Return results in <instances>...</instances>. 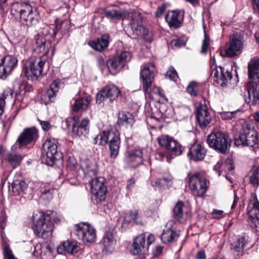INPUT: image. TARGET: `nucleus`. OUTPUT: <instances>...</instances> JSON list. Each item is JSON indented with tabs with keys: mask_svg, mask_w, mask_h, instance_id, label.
Instances as JSON below:
<instances>
[{
	"mask_svg": "<svg viewBox=\"0 0 259 259\" xmlns=\"http://www.w3.org/2000/svg\"><path fill=\"white\" fill-rule=\"evenodd\" d=\"M105 16L109 19L128 20V25L132 31L133 38L143 37L148 34V30L143 25L142 16L140 13L121 11L115 9L107 10L105 12Z\"/></svg>",
	"mask_w": 259,
	"mask_h": 259,
	"instance_id": "nucleus-1",
	"label": "nucleus"
},
{
	"mask_svg": "<svg viewBox=\"0 0 259 259\" xmlns=\"http://www.w3.org/2000/svg\"><path fill=\"white\" fill-rule=\"evenodd\" d=\"M11 13L16 17H19L21 22L28 26L36 25L38 22V13L28 2L15 3L12 6Z\"/></svg>",
	"mask_w": 259,
	"mask_h": 259,
	"instance_id": "nucleus-2",
	"label": "nucleus"
},
{
	"mask_svg": "<svg viewBox=\"0 0 259 259\" xmlns=\"http://www.w3.org/2000/svg\"><path fill=\"white\" fill-rule=\"evenodd\" d=\"M32 221L31 228L37 237L46 239L51 235L54 223L50 214L38 212L32 216Z\"/></svg>",
	"mask_w": 259,
	"mask_h": 259,
	"instance_id": "nucleus-3",
	"label": "nucleus"
},
{
	"mask_svg": "<svg viewBox=\"0 0 259 259\" xmlns=\"http://www.w3.org/2000/svg\"><path fill=\"white\" fill-rule=\"evenodd\" d=\"M209 146L218 153L226 154L230 150L231 141L229 136L221 131H213L207 137Z\"/></svg>",
	"mask_w": 259,
	"mask_h": 259,
	"instance_id": "nucleus-4",
	"label": "nucleus"
},
{
	"mask_svg": "<svg viewBox=\"0 0 259 259\" xmlns=\"http://www.w3.org/2000/svg\"><path fill=\"white\" fill-rule=\"evenodd\" d=\"M257 133L254 126L251 123L243 125L238 135L234 138V144L238 147L249 146L252 147L257 143Z\"/></svg>",
	"mask_w": 259,
	"mask_h": 259,
	"instance_id": "nucleus-5",
	"label": "nucleus"
},
{
	"mask_svg": "<svg viewBox=\"0 0 259 259\" xmlns=\"http://www.w3.org/2000/svg\"><path fill=\"white\" fill-rule=\"evenodd\" d=\"M46 59L33 57L28 60L24 66L23 72L28 80H36L42 74Z\"/></svg>",
	"mask_w": 259,
	"mask_h": 259,
	"instance_id": "nucleus-6",
	"label": "nucleus"
},
{
	"mask_svg": "<svg viewBox=\"0 0 259 259\" xmlns=\"http://www.w3.org/2000/svg\"><path fill=\"white\" fill-rule=\"evenodd\" d=\"M105 182L103 177L96 178L90 182L91 199L94 204H101L105 201L107 191Z\"/></svg>",
	"mask_w": 259,
	"mask_h": 259,
	"instance_id": "nucleus-7",
	"label": "nucleus"
},
{
	"mask_svg": "<svg viewBox=\"0 0 259 259\" xmlns=\"http://www.w3.org/2000/svg\"><path fill=\"white\" fill-rule=\"evenodd\" d=\"M188 179L189 188L195 196L201 197L207 190L206 180L199 173L188 175Z\"/></svg>",
	"mask_w": 259,
	"mask_h": 259,
	"instance_id": "nucleus-8",
	"label": "nucleus"
},
{
	"mask_svg": "<svg viewBox=\"0 0 259 259\" xmlns=\"http://www.w3.org/2000/svg\"><path fill=\"white\" fill-rule=\"evenodd\" d=\"M156 68L153 63L145 64L141 71V78L142 80L143 89L145 94L152 93V83L154 79V72Z\"/></svg>",
	"mask_w": 259,
	"mask_h": 259,
	"instance_id": "nucleus-9",
	"label": "nucleus"
},
{
	"mask_svg": "<svg viewBox=\"0 0 259 259\" xmlns=\"http://www.w3.org/2000/svg\"><path fill=\"white\" fill-rule=\"evenodd\" d=\"M75 234L79 239L84 242H94L96 238V231L94 227L86 223H80L75 226Z\"/></svg>",
	"mask_w": 259,
	"mask_h": 259,
	"instance_id": "nucleus-10",
	"label": "nucleus"
},
{
	"mask_svg": "<svg viewBox=\"0 0 259 259\" xmlns=\"http://www.w3.org/2000/svg\"><path fill=\"white\" fill-rule=\"evenodd\" d=\"M38 137V130L35 127L25 128L18 136L15 145L19 148H24L33 144Z\"/></svg>",
	"mask_w": 259,
	"mask_h": 259,
	"instance_id": "nucleus-11",
	"label": "nucleus"
},
{
	"mask_svg": "<svg viewBox=\"0 0 259 259\" xmlns=\"http://www.w3.org/2000/svg\"><path fill=\"white\" fill-rule=\"evenodd\" d=\"M38 137V130L35 127L25 128L18 136L15 145L19 148H24L33 144Z\"/></svg>",
	"mask_w": 259,
	"mask_h": 259,
	"instance_id": "nucleus-12",
	"label": "nucleus"
},
{
	"mask_svg": "<svg viewBox=\"0 0 259 259\" xmlns=\"http://www.w3.org/2000/svg\"><path fill=\"white\" fill-rule=\"evenodd\" d=\"M244 37L240 33H234L230 38V42L225 50V55L229 57L238 56L242 52Z\"/></svg>",
	"mask_w": 259,
	"mask_h": 259,
	"instance_id": "nucleus-13",
	"label": "nucleus"
},
{
	"mask_svg": "<svg viewBox=\"0 0 259 259\" xmlns=\"http://www.w3.org/2000/svg\"><path fill=\"white\" fill-rule=\"evenodd\" d=\"M131 53L126 51H122L119 56L109 59L107 62V67L111 74H115L120 71L125 63L130 61Z\"/></svg>",
	"mask_w": 259,
	"mask_h": 259,
	"instance_id": "nucleus-14",
	"label": "nucleus"
},
{
	"mask_svg": "<svg viewBox=\"0 0 259 259\" xmlns=\"http://www.w3.org/2000/svg\"><path fill=\"white\" fill-rule=\"evenodd\" d=\"M146 238L145 234H142L135 238L131 250L132 254L138 255L148 250L149 245L154 242L155 238L151 234L147 236L146 241Z\"/></svg>",
	"mask_w": 259,
	"mask_h": 259,
	"instance_id": "nucleus-15",
	"label": "nucleus"
},
{
	"mask_svg": "<svg viewBox=\"0 0 259 259\" xmlns=\"http://www.w3.org/2000/svg\"><path fill=\"white\" fill-rule=\"evenodd\" d=\"M159 145L175 156L180 155L183 151L182 145L177 140L168 136H162L158 139Z\"/></svg>",
	"mask_w": 259,
	"mask_h": 259,
	"instance_id": "nucleus-16",
	"label": "nucleus"
},
{
	"mask_svg": "<svg viewBox=\"0 0 259 259\" xmlns=\"http://www.w3.org/2000/svg\"><path fill=\"white\" fill-rule=\"evenodd\" d=\"M211 75L213 77L214 81L222 87L227 86L232 78L231 72L221 66H214Z\"/></svg>",
	"mask_w": 259,
	"mask_h": 259,
	"instance_id": "nucleus-17",
	"label": "nucleus"
},
{
	"mask_svg": "<svg viewBox=\"0 0 259 259\" xmlns=\"http://www.w3.org/2000/svg\"><path fill=\"white\" fill-rule=\"evenodd\" d=\"M35 42L33 45V51L37 54H41L42 56L48 54L51 50V56H53L55 48L52 45L49 39L44 37L43 35L38 34L35 37Z\"/></svg>",
	"mask_w": 259,
	"mask_h": 259,
	"instance_id": "nucleus-18",
	"label": "nucleus"
},
{
	"mask_svg": "<svg viewBox=\"0 0 259 259\" xmlns=\"http://www.w3.org/2000/svg\"><path fill=\"white\" fill-rule=\"evenodd\" d=\"M68 27L66 22L61 21L56 19L55 24H51L49 27L45 28L43 33L48 34L51 37H56L60 39L67 31Z\"/></svg>",
	"mask_w": 259,
	"mask_h": 259,
	"instance_id": "nucleus-19",
	"label": "nucleus"
},
{
	"mask_svg": "<svg viewBox=\"0 0 259 259\" xmlns=\"http://www.w3.org/2000/svg\"><path fill=\"white\" fill-rule=\"evenodd\" d=\"M120 93V90L115 85H107L97 94L96 102L98 104H101L106 99L112 102L118 97Z\"/></svg>",
	"mask_w": 259,
	"mask_h": 259,
	"instance_id": "nucleus-20",
	"label": "nucleus"
},
{
	"mask_svg": "<svg viewBox=\"0 0 259 259\" xmlns=\"http://www.w3.org/2000/svg\"><path fill=\"white\" fill-rule=\"evenodd\" d=\"M245 90L247 93V97L245 101L250 105L255 106L259 104V80H250L246 86Z\"/></svg>",
	"mask_w": 259,
	"mask_h": 259,
	"instance_id": "nucleus-21",
	"label": "nucleus"
},
{
	"mask_svg": "<svg viewBox=\"0 0 259 259\" xmlns=\"http://www.w3.org/2000/svg\"><path fill=\"white\" fill-rule=\"evenodd\" d=\"M18 60L14 56L4 57L0 63V78L5 79L11 71L17 66Z\"/></svg>",
	"mask_w": 259,
	"mask_h": 259,
	"instance_id": "nucleus-22",
	"label": "nucleus"
},
{
	"mask_svg": "<svg viewBox=\"0 0 259 259\" xmlns=\"http://www.w3.org/2000/svg\"><path fill=\"white\" fill-rule=\"evenodd\" d=\"M196 122L202 129L205 128L212 120L211 116L205 105L200 104L196 110Z\"/></svg>",
	"mask_w": 259,
	"mask_h": 259,
	"instance_id": "nucleus-23",
	"label": "nucleus"
},
{
	"mask_svg": "<svg viewBox=\"0 0 259 259\" xmlns=\"http://www.w3.org/2000/svg\"><path fill=\"white\" fill-rule=\"evenodd\" d=\"M58 142L54 138L48 139L43 144L42 148L46 153L48 159L51 162H54V160L57 158L59 155L58 151Z\"/></svg>",
	"mask_w": 259,
	"mask_h": 259,
	"instance_id": "nucleus-24",
	"label": "nucleus"
},
{
	"mask_svg": "<svg viewBox=\"0 0 259 259\" xmlns=\"http://www.w3.org/2000/svg\"><path fill=\"white\" fill-rule=\"evenodd\" d=\"M206 150L204 146L200 143H195L189 148L187 156L193 161L202 160L205 157Z\"/></svg>",
	"mask_w": 259,
	"mask_h": 259,
	"instance_id": "nucleus-25",
	"label": "nucleus"
},
{
	"mask_svg": "<svg viewBox=\"0 0 259 259\" xmlns=\"http://www.w3.org/2000/svg\"><path fill=\"white\" fill-rule=\"evenodd\" d=\"M80 249V247L78 242L74 240H67L61 243L57 248L59 253H69L74 254Z\"/></svg>",
	"mask_w": 259,
	"mask_h": 259,
	"instance_id": "nucleus-26",
	"label": "nucleus"
},
{
	"mask_svg": "<svg viewBox=\"0 0 259 259\" xmlns=\"http://www.w3.org/2000/svg\"><path fill=\"white\" fill-rule=\"evenodd\" d=\"M109 35L107 34L102 35L100 38L96 40H90L88 42V45L94 50L99 51H104L109 46Z\"/></svg>",
	"mask_w": 259,
	"mask_h": 259,
	"instance_id": "nucleus-27",
	"label": "nucleus"
},
{
	"mask_svg": "<svg viewBox=\"0 0 259 259\" xmlns=\"http://www.w3.org/2000/svg\"><path fill=\"white\" fill-rule=\"evenodd\" d=\"M111 138L109 141L110 156L115 159L118 154L120 145L119 134L118 133H111Z\"/></svg>",
	"mask_w": 259,
	"mask_h": 259,
	"instance_id": "nucleus-28",
	"label": "nucleus"
},
{
	"mask_svg": "<svg viewBox=\"0 0 259 259\" xmlns=\"http://www.w3.org/2000/svg\"><path fill=\"white\" fill-rule=\"evenodd\" d=\"M89 120L83 119L78 125L73 124L72 132L74 135L79 137H86L89 132Z\"/></svg>",
	"mask_w": 259,
	"mask_h": 259,
	"instance_id": "nucleus-29",
	"label": "nucleus"
},
{
	"mask_svg": "<svg viewBox=\"0 0 259 259\" xmlns=\"http://www.w3.org/2000/svg\"><path fill=\"white\" fill-rule=\"evenodd\" d=\"M9 190L12 192L14 195H19L22 192H24L27 188V185L26 182L23 180H14L13 182L10 183H9Z\"/></svg>",
	"mask_w": 259,
	"mask_h": 259,
	"instance_id": "nucleus-30",
	"label": "nucleus"
},
{
	"mask_svg": "<svg viewBox=\"0 0 259 259\" xmlns=\"http://www.w3.org/2000/svg\"><path fill=\"white\" fill-rule=\"evenodd\" d=\"M142 152L140 150H135L129 153L127 161L132 167L136 168L142 163Z\"/></svg>",
	"mask_w": 259,
	"mask_h": 259,
	"instance_id": "nucleus-31",
	"label": "nucleus"
},
{
	"mask_svg": "<svg viewBox=\"0 0 259 259\" xmlns=\"http://www.w3.org/2000/svg\"><path fill=\"white\" fill-rule=\"evenodd\" d=\"M248 77L251 80H259V59L254 58L248 64Z\"/></svg>",
	"mask_w": 259,
	"mask_h": 259,
	"instance_id": "nucleus-32",
	"label": "nucleus"
},
{
	"mask_svg": "<svg viewBox=\"0 0 259 259\" xmlns=\"http://www.w3.org/2000/svg\"><path fill=\"white\" fill-rule=\"evenodd\" d=\"M181 13V12L180 11L173 10L171 12L172 14L170 18H169V15L168 14L165 15V19L170 28L178 29L181 27L183 21L182 20H180L179 19V17Z\"/></svg>",
	"mask_w": 259,
	"mask_h": 259,
	"instance_id": "nucleus-33",
	"label": "nucleus"
},
{
	"mask_svg": "<svg viewBox=\"0 0 259 259\" xmlns=\"http://www.w3.org/2000/svg\"><path fill=\"white\" fill-rule=\"evenodd\" d=\"M91 101L89 96H85L74 99V102L72 105V110L74 112L82 111L85 110Z\"/></svg>",
	"mask_w": 259,
	"mask_h": 259,
	"instance_id": "nucleus-34",
	"label": "nucleus"
},
{
	"mask_svg": "<svg viewBox=\"0 0 259 259\" xmlns=\"http://www.w3.org/2000/svg\"><path fill=\"white\" fill-rule=\"evenodd\" d=\"M184 207L183 202L179 201L173 209V218L180 223H184L186 220V214L184 213Z\"/></svg>",
	"mask_w": 259,
	"mask_h": 259,
	"instance_id": "nucleus-35",
	"label": "nucleus"
},
{
	"mask_svg": "<svg viewBox=\"0 0 259 259\" xmlns=\"http://www.w3.org/2000/svg\"><path fill=\"white\" fill-rule=\"evenodd\" d=\"M102 243L104 246V250L106 252H111L115 248L116 241L112 233L108 232L103 237Z\"/></svg>",
	"mask_w": 259,
	"mask_h": 259,
	"instance_id": "nucleus-36",
	"label": "nucleus"
},
{
	"mask_svg": "<svg viewBox=\"0 0 259 259\" xmlns=\"http://www.w3.org/2000/svg\"><path fill=\"white\" fill-rule=\"evenodd\" d=\"M134 122V118L131 113L122 112L119 113L117 123L119 125L132 126Z\"/></svg>",
	"mask_w": 259,
	"mask_h": 259,
	"instance_id": "nucleus-37",
	"label": "nucleus"
},
{
	"mask_svg": "<svg viewBox=\"0 0 259 259\" xmlns=\"http://www.w3.org/2000/svg\"><path fill=\"white\" fill-rule=\"evenodd\" d=\"M179 237V233L168 228L164 230L161 235V240L165 244L176 241Z\"/></svg>",
	"mask_w": 259,
	"mask_h": 259,
	"instance_id": "nucleus-38",
	"label": "nucleus"
},
{
	"mask_svg": "<svg viewBox=\"0 0 259 259\" xmlns=\"http://www.w3.org/2000/svg\"><path fill=\"white\" fill-rule=\"evenodd\" d=\"M247 210L249 218L259 220V202L256 198L250 201Z\"/></svg>",
	"mask_w": 259,
	"mask_h": 259,
	"instance_id": "nucleus-39",
	"label": "nucleus"
},
{
	"mask_svg": "<svg viewBox=\"0 0 259 259\" xmlns=\"http://www.w3.org/2000/svg\"><path fill=\"white\" fill-rule=\"evenodd\" d=\"M235 168L234 164L230 160H227L224 162L222 161H218L214 165L213 170L218 174V176H220L223 170L230 171Z\"/></svg>",
	"mask_w": 259,
	"mask_h": 259,
	"instance_id": "nucleus-40",
	"label": "nucleus"
},
{
	"mask_svg": "<svg viewBox=\"0 0 259 259\" xmlns=\"http://www.w3.org/2000/svg\"><path fill=\"white\" fill-rule=\"evenodd\" d=\"M108 131H103L100 132L94 139L93 143L94 144H98L99 145H105L108 143L109 139L111 138V133Z\"/></svg>",
	"mask_w": 259,
	"mask_h": 259,
	"instance_id": "nucleus-41",
	"label": "nucleus"
},
{
	"mask_svg": "<svg viewBox=\"0 0 259 259\" xmlns=\"http://www.w3.org/2000/svg\"><path fill=\"white\" fill-rule=\"evenodd\" d=\"M62 85V81L60 79L54 80L50 86V89L46 93V96L49 99L50 101H52L54 97L56 96L59 89Z\"/></svg>",
	"mask_w": 259,
	"mask_h": 259,
	"instance_id": "nucleus-42",
	"label": "nucleus"
},
{
	"mask_svg": "<svg viewBox=\"0 0 259 259\" xmlns=\"http://www.w3.org/2000/svg\"><path fill=\"white\" fill-rule=\"evenodd\" d=\"M246 243V240L245 237L239 238L236 242L231 244V249L235 252L241 253V255H242V252Z\"/></svg>",
	"mask_w": 259,
	"mask_h": 259,
	"instance_id": "nucleus-43",
	"label": "nucleus"
},
{
	"mask_svg": "<svg viewBox=\"0 0 259 259\" xmlns=\"http://www.w3.org/2000/svg\"><path fill=\"white\" fill-rule=\"evenodd\" d=\"M139 218V210L135 209L126 213L123 221L124 223L139 224V222L138 221Z\"/></svg>",
	"mask_w": 259,
	"mask_h": 259,
	"instance_id": "nucleus-44",
	"label": "nucleus"
},
{
	"mask_svg": "<svg viewBox=\"0 0 259 259\" xmlns=\"http://www.w3.org/2000/svg\"><path fill=\"white\" fill-rule=\"evenodd\" d=\"M55 189L51 188L49 185H46L45 188L41 189L40 198L49 202L52 199Z\"/></svg>",
	"mask_w": 259,
	"mask_h": 259,
	"instance_id": "nucleus-45",
	"label": "nucleus"
},
{
	"mask_svg": "<svg viewBox=\"0 0 259 259\" xmlns=\"http://www.w3.org/2000/svg\"><path fill=\"white\" fill-rule=\"evenodd\" d=\"M5 160L11 164L16 166L20 163L22 160V158L19 154L9 153L5 158Z\"/></svg>",
	"mask_w": 259,
	"mask_h": 259,
	"instance_id": "nucleus-46",
	"label": "nucleus"
},
{
	"mask_svg": "<svg viewBox=\"0 0 259 259\" xmlns=\"http://www.w3.org/2000/svg\"><path fill=\"white\" fill-rule=\"evenodd\" d=\"M250 183L254 187H257L259 185V169L254 168L252 170V174L250 177Z\"/></svg>",
	"mask_w": 259,
	"mask_h": 259,
	"instance_id": "nucleus-47",
	"label": "nucleus"
},
{
	"mask_svg": "<svg viewBox=\"0 0 259 259\" xmlns=\"http://www.w3.org/2000/svg\"><path fill=\"white\" fill-rule=\"evenodd\" d=\"M187 92L191 95L196 96L198 95V86L195 81H191L187 88Z\"/></svg>",
	"mask_w": 259,
	"mask_h": 259,
	"instance_id": "nucleus-48",
	"label": "nucleus"
},
{
	"mask_svg": "<svg viewBox=\"0 0 259 259\" xmlns=\"http://www.w3.org/2000/svg\"><path fill=\"white\" fill-rule=\"evenodd\" d=\"M210 39L209 36L204 33V39L202 40L201 50L200 53L202 54H206L207 51V49L209 46Z\"/></svg>",
	"mask_w": 259,
	"mask_h": 259,
	"instance_id": "nucleus-49",
	"label": "nucleus"
},
{
	"mask_svg": "<svg viewBox=\"0 0 259 259\" xmlns=\"http://www.w3.org/2000/svg\"><path fill=\"white\" fill-rule=\"evenodd\" d=\"M171 181V179L169 177H163L162 178L157 179L155 181L153 182L156 185L159 187H164L167 185Z\"/></svg>",
	"mask_w": 259,
	"mask_h": 259,
	"instance_id": "nucleus-50",
	"label": "nucleus"
},
{
	"mask_svg": "<svg viewBox=\"0 0 259 259\" xmlns=\"http://www.w3.org/2000/svg\"><path fill=\"white\" fill-rule=\"evenodd\" d=\"M166 77L170 80L176 81L178 76L177 73L173 67H170L166 73Z\"/></svg>",
	"mask_w": 259,
	"mask_h": 259,
	"instance_id": "nucleus-51",
	"label": "nucleus"
},
{
	"mask_svg": "<svg viewBox=\"0 0 259 259\" xmlns=\"http://www.w3.org/2000/svg\"><path fill=\"white\" fill-rule=\"evenodd\" d=\"M7 216L6 211L2 209L0 210V228L4 230L6 226Z\"/></svg>",
	"mask_w": 259,
	"mask_h": 259,
	"instance_id": "nucleus-52",
	"label": "nucleus"
},
{
	"mask_svg": "<svg viewBox=\"0 0 259 259\" xmlns=\"http://www.w3.org/2000/svg\"><path fill=\"white\" fill-rule=\"evenodd\" d=\"M4 256L5 259H16L12 250L8 246H5L4 249Z\"/></svg>",
	"mask_w": 259,
	"mask_h": 259,
	"instance_id": "nucleus-53",
	"label": "nucleus"
},
{
	"mask_svg": "<svg viewBox=\"0 0 259 259\" xmlns=\"http://www.w3.org/2000/svg\"><path fill=\"white\" fill-rule=\"evenodd\" d=\"M248 223L250 226L254 229L255 232H259V220L249 218Z\"/></svg>",
	"mask_w": 259,
	"mask_h": 259,
	"instance_id": "nucleus-54",
	"label": "nucleus"
},
{
	"mask_svg": "<svg viewBox=\"0 0 259 259\" xmlns=\"http://www.w3.org/2000/svg\"><path fill=\"white\" fill-rule=\"evenodd\" d=\"M13 91L11 88L6 89L2 94V98L4 101L7 99H12L13 98Z\"/></svg>",
	"mask_w": 259,
	"mask_h": 259,
	"instance_id": "nucleus-55",
	"label": "nucleus"
},
{
	"mask_svg": "<svg viewBox=\"0 0 259 259\" xmlns=\"http://www.w3.org/2000/svg\"><path fill=\"white\" fill-rule=\"evenodd\" d=\"M66 164L68 168H70L71 169H73L75 168L76 165H77V162L74 157H69L67 160Z\"/></svg>",
	"mask_w": 259,
	"mask_h": 259,
	"instance_id": "nucleus-56",
	"label": "nucleus"
},
{
	"mask_svg": "<svg viewBox=\"0 0 259 259\" xmlns=\"http://www.w3.org/2000/svg\"><path fill=\"white\" fill-rule=\"evenodd\" d=\"M37 120L39 122V124L41 125L42 129L44 131H48L51 128L52 125L49 121L41 120L39 119H38Z\"/></svg>",
	"mask_w": 259,
	"mask_h": 259,
	"instance_id": "nucleus-57",
	"label": "nucleus"
},
{
	"mask_svg": "<svg viewBox=\"0 0 259 259\" xmlns=\"http://www.w3.org/2000/svg\"><path fill=\"white\" fill-rule=\"evenodd\" d=\"M76 122L75 117L68 118L64 122V126L66 128L69 129L71 127H73V124H75Z\"/></svg>",
	"mask_w": 259,
	"mask_h": 259,
	"instance_id": "nucleus-58",
	"label": "nucleus"
},
{
	"mask_svg": "<svg viewBox=\"0 0 259 259\" xmlns=\"http://www.w3.org/2000/svg\"><path fill=\"white\" fill-rule=\"evenodd\" d=\"M166 8V4H162L160 6H159L156 11L155 16L156 17H160L163 13L165 11Z\"/></svg>",
	"mask_w": 259,
	"mask_h": 259,
	"instance_id": "nucleus-59",
	"label": "nucleus"
},
{
	"mask_svg": "<svg viewBox=\"0 0 259 259\" xmlns=\"http://www.w3.org/2000/svg\"><path fill=\"white\" fill-rule=\"evenodd\" d=\"M236 113V111L225 112L222 114V116L224 119H231L235 116Z\"/></svg>",
	"mask_w": 259,
	"mask_h": 259,
	"instance_id": "nucleus-60",
	"label": "nucleus"
},
{
	"mask_svg": "<svg viewBox=\"0 0 259 259\" xmlns=\"http://www.w3.org/2000/svg\"><path fill=\"white\" fill-rule=\"evenodd\" d=\"M173 45L176 47H181L185 45V42L182 39L179 38L172 41Z\"/></svg>",
	"mask_w": 259,
	"mask_h": 259,
	"instance_id": "nucleus-61",
	"label": "nucleus"
},
{
	"mask_svg": "<svg viewBox=\"0 0 259 259\" xmlns=\"http://www.w3.org/2000/svg\"><path fill=\"white\" fill-rule=\"evenodd\" d=\"M212 215L214 218H221L224 215V212L221 210H213Z\"/></svg>",
	"mask_w": 259,
	"mask_h": 259,
	"instance_id": "nucleus-62",
	"label": "nucleus"
},
{
	"mask_svg": "<svg viewBox=\"0 0 259 259\" xmlns=\"http://www.w3.org/2000/svg\"><path fill=\"white\" fill-rule=\"evenodd\" d=\"M97 61L98 66L101 69H103L105 67V61L103 58L100 56L97 57Z\"/></svg>",
	"mask_w": 259,
	"mask_h": 259,
	"instance_id": "nucleus-63",
	"label": "nucleus"
},
{
	"mask_svg": "<svg viewBox=\"0 0 259 259\" xmlns=\"http://www.w3.org/2000/svg\"><path fill=\"white\" fill-rule=\"evenodd\" d=\"M252 5L254 11L259 15V0H252Z\"/></svg>",
	"mask_w": 259,
	"mask_h": 259,
	"instance_id": "nucleus-64",
	"label": "nucleus"
}]
</instances>
